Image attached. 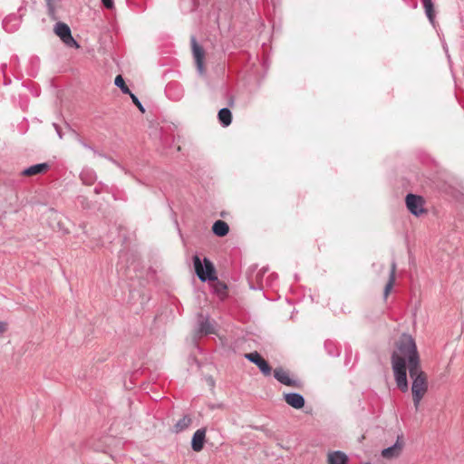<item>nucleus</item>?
<instances>
[{
    "label": "nucleus",
    "instance_id": "obj_25",
    "mask_svg": "<svg viewBox=\"0 0 464 464\" xmlns=\"http://www.w3.org/2000/svg\"><path fill=\"white\" fill-rule=\"evenodd\" d=\"M276 279H277V275L276 274L271 273L270 275H268L266 277L265 282H264L265 287H271V286H273L274 283L276 281Z\"/></svg>",
    "mask_w": 464,
    "mask_h": 464
},
{
    "label": "nucleus",
    "instance_id": "obj_30",
    "mask_svg": "<svg viewBox=\"0 0 464 464\" xmlns=\"http://www.w3.org/2000/svg\"><path fill=\"white\" fill-rule=\"evenodd\" d=\"M53 127L55 128V130H56V132H57V134H58L59 138H61V139H62V138H63V135H62V133H61L60 127H59L56 123H53Z\"/></svg>",
    "mask_w": 464,
    "mask_h": 464
},
{
    "label": "nucleus",
    "instance_id": "obj_6",
    "mask_svg": "<svg viewBox=\"0 0 464 464\" xmlns=\"http://www.w3.org/2000/svg\"><path fill=\"white\" fill-rule=\"evenodd\" d=\"M245 357L255 363L264 375H270L272 371L270 365L257 352L246 353Z\"/></svg>",
    "mask_w": 464,
    "mask_h": 464
},
{
    "label": "nucleus",
    "instance_id": "obj_24",
    "mask_svg": "<svg viewBox=\"0 0 464 464\" xmlns=\"http://www.w3.org/2000/svg\"><path fill=\"white\" fill-rule=\"evenodd\" d=\"M324 347H325L328 354L331 356H338L340 353L338 348L331 341H326L324 343Z\"/></svg>",
    "mask_w": 464,
    "mask_h": 464
},
{
    "label": "nucleus",
    "instance_id": "obj_4",
    "mask_svg": "<svg viewBox=\"0 0 464 464\" xmlns=\"http://www.w3.org/2000/svg\"><path fill=\"white\" fill-rule=\"evenodd\" d=\"M54 32L67 46L79 47L78 43L72 36L70 27L66 24L57 23L54 26Z\"/></svg>",
    "mask_w": 464,
    "mask_h": 464
},
{
    "label": "nucleus",
    "instance_id": "obj_27",
    "mask_svg": "<svg viewBox=\"0 0 464 464\" xmlns=\"http://www.w3.org/2000/svg\"><path fill=\"white\" fill-rule=\"evenodd\" d=\"M133 103L135 105H137V107L139 108V110L141 111V112H144L145 111V109L144 107L142 106L141 102H140V100L137 98V96L135 94H133L132 92L130 94Z\"/></svg>",
    "mask_w": 464,
    "mask_h": 464
},
{
    "label": "nucleus",
    "instance_id": "obj_1",
    "mask_svg": "<svg viewBox=\"0 0 464 464\" xmlns=\"http://www.w3.org/2000/svg\"><path fill=\"white\" fill-rule=\"evenodd\" d=\"M392 367L397 387L406 392L409 390L407 369L411 379V394L414 408L419 410L422 398L428 392V377L420 367L415 340L411 335L403 334L396 342L392 354Z\"/></svg>",
    "mask_w": 464,
    "mask_h": 464
},
{
    "label": "nucleus",
    "instance_id": "obj_15",
    "mask_svg": "<svg viewBox=\"0 0 464 464\" xmlns=\"http://www.w3.org/2000/svg\"><path fill=\"white\" fill-rule=\"evenodd\" d=\"M20 21L15 15H9L3 21V27L6 32H14L18 29Z\"/></svg>",
    "mask_w": 464,
    "mask_h": 464
},
{
    "label": "nucleus",
    "instance_id": "obj_13",
    "mask_svg": "<svg viewBox=\"0 0 464 464\" xmlns=\"http://www.w3.org/2000/svg\"><path fill=\"white\" fill-rule=\"evenodd\" d=\"M348 456L340 450L330 451L327 454L328 464H348Z\"/></svg>",
    "mask_w": 464,
    "mask_h": 464
},
{
    "label": "nucleus",
    "instance_id": "obj_16",
    "mask_svg": "<svg viewBox=\"0 0 464 464\" xmlns=\"http://www.w3.org/2000/svg\"><path fill=\"white\" fill-rule=\"evenodd\" d=\"M212 231L218 237L226 236L229 231L228 225L223 220H217L212 227Z\"/></svg>",
    "mask_w": 464,
    "mask_h": 464
},
{
    "label": "nucleus",
    "instance_id": "obj_21",
    "mask_svg": "<svg viewBox=\"0 0 464 464\" xmlns=\"http://www.w3.org/2000/svg\"><path fill=\"white\" fill-rule=\"evenodd\" d=\"M191 424V418L188 415L183 416L180 420L177 421L174 426V430L178 432H181L186 430Z\"/></svg>",
    "mask_w": 464,
    "mask_h": 464
},
{
    "label": "nucleus",
    "instance_id": "obj_32",
    "mask_svg": "<svg viewBox=\"0 0 464 464\" xmlns=\"http://www.w3.org/2000/svg\"><path fill=\"white\" fill-rule=\"evenodd\" d=\"M365 464H371V463H365Z\"/></svg>",
    "mask_w": 464,
    "mask_h": 464
},
{
    "label": "nucleus",
    "instance_id": "obj_17",
    "mask_svg": "<svg viewBox=\"0 0 464 464\" xmlns=\"http://www.w3.org/2000/svg\"><path fill=\"white\" fill-rule=\"evenodd\" d=\"M80 178L83 184L91 185L96 179V174L92 169H83L80 174Z\"/></svg>",
    "mask_w": 464,
    "mask_h": 464
},
{
    "label": "nucleus",
    "instance_id": "obj_22",
    "mask_svg": "<svg viewBox=\"0 0 464 464\" xmlns=\"http://www.w3.org/2000/svg\"><path fill=\"white\" fill-rule=\"evenodd\" d=\"M214 293L218 295V297L223 300L227 295V285L218 279L215 281L213 285Z\"/></svg>",
    "mask_w": 464,
    "mask_h": 464
},
{
    "label": "nucleus",
    "instance_id": "obj_28",
    "mask_svg": "<svg viewBox=\"0 0 464 464\" xmlns=\"http://www.w3.org/2000/svg\"><path fill=\"white\" fill-rule=\"evenodd\" d=\"M103 6L107 9H113L114 8V1L113 0H101Z\"/></svg>",
    "mask_w": 464,
    "mask_h": 464
},
{
    "label": "nucleus",
    "instance_id": "obj_11",
    "mask_svg": "<svg viewBox=\"0 0 464 464\" xmlns=\"http://www.w3.org/2000/svg\"><path fill=\"white\" fill-rule=\"evenodd\" d=\"M206 439V429H198L195 431L191 440V448L194 451L198 452L202 450Z\"/></svg>",
    "mask_w": 464,
    "mask_h": 464
},
{
    "label": "nucleus",
    "instance_id": "obj_14",
    "mask_svg": "<svg viewBox=\"0 0 464 464\" xmlns=\"http://www.w3.org/2000/svg\"><path fill=\"white\" fill-rule=\"evenodd\" d=\"M50 168V165L48 163H39L33 166H30L26 169H24L22 171V175L24 176H34L41 173H44L47 171Z\"/></svg>",
    "mask_w": 464,
    "mask_h": 464
},
{
    "label": "nucleus",
    "instance_id": "obj_8",
    "mask_svg": "<svg viewBox=\"0 0 464 464\" xmlns=\"http://www.w3.org/2000/svg\"><path fill=\"white\" fill-rule=\"evenodd\" d=\"M191 44H192V51H193V56L195 59L197 70L200 75H203L205 72L204 68V51L203 49L197 44L195 37L191 38Z\"/></svg>",
    "mask_w": 464,
    "mask_h": 464
},
{
    "label": "nucleus",
    "instance_id": "obj_31",
    "mask_svg": "<svg viewBox=\"0 0 464 464\" xmlns=\"http://www.w3.org/2000/svg\"><path fill=\"white\" fill-rule=\"evenodd\" d=\"M81 143H82V145L84 148H86V149H89V150H92V151L94 152V154H98V153H97V151H96L93 148H92L91 146L87 145V144H86V143H84L83 141H81Z\"/></svg>",
    "mask_w": 464,
    "mask_h": 464
},
{
    "label": "nucleus",
    "instance_id": "obj_19",
    "mask_svg": "<svg viewBox=\"0 0 464 464\" xmlns=\"http://www.w3.org/2000/svg\"><path fill=\"white\" fill-rule=\"evenodd\" d=\"M425 14L432 25L435 24V13L433 3L431 0H422Z\"/></svg>",
    "mask_w": 464,
    "mask_h": 464
},
{
    "label": "nucleus",
    "instance_id": "obj_18",
    "mask_svg": "<svg viewBox=\"0 0 464 464\" xmlns=\"http://www.w3.org/2000/svg\"><path fill=\"white\" fill-rule=\"evenodd\" d=\"M218 120L224 127L230 125L232 121V114L229 109L223 108L218 111Z\"/></svg>",
    "mask_w": 464,
    "mask_h": 464
},
{
    "label": "nucleus",
    "instance_id": "obj_20",
    "mask_svg": "<svg viewBox=\"0 0 464 464\" xmlns=\"http://www.w3.org/2000/svg\"><path fill=\"white\" fill-rule=\"evenodd\" d=\"M395 272H396V264H395V262H392L390 276H389V281L384 287V296L385 297L389 295L390 291L392 290V288L393 286V284L395 281Z\"/></svg>",
    "mask_w": 464,
    "mask_h": 464
},
{
    "label": "nucleus",
    "instance_id": "obj_10",
    "mask_svg": "<svg viewBox=\"0 0 464 464\" xmlns=\"http://www.w3.org/2000/svg\"><path fill=\"white\" fill-rule=\"evenodd\" d=\"M285 401L294 409L299 410L304 406V398L297 392H289L284 394Z\"/></svg>",
    "mask_w": 464,
    "mask_h": 464
},
{
    "label": "nucleus",
    "instance_id": "obj_26",
    "mask_svg": "<svg viewBox=\"0 0 464 464\" xmlns=\"http://www.w3.org/2000/svg\"><path fill=\"white\" fill-rule=\"evenodd\" d=\"M45 2H46V5H47L48 14L51 16H54V14H55L54 0H45Z\"/></svg>",
    "mask_w": 464,
    "mask_h": 464
},
{
    "label": "nucleus",
    "instance_id": "obj_23",
    "mask_svg": "<svg viewBox=\"0 0 464 464\" xmlns=\"http://www.w3.org/2000/svg\"><path fill=\"white\" fill-rule=\"evenodd\" d=\"M114 84L121 89V91L125 94H130L131 92L129 87L125 84L124 79L121 75H117L114 80Z\"/></svg>",
    "mask_w": 464,
    "mask_h": 464
},
{
    "label": "nucleus",
    "instance_id": "obj_2",
    "mask_svg": "<svg viewBox=\"0 0 464 464\" xmlns=\"http://www.w3.org/2000/svg\"><path fill=\"white\" fill-rule=\"evenodd\" d=\"M196 274L200 281H217L216 269L213 263L207 257L201 261L198 256L193 257Z\"/></svg>",
    "mask_w": 464,
    "mask_h": 464
},
{
    "label": "nucleus",
    "instance_id": "obj_3",
    "mask_svg": "<svg viewBox=\"0 0 464 464\" xmlns=\"http://www.w3.org/2000/svg\"><path fill=\"white\" fill-rule=\"evenodd\" d=\"M267 267H262L257 270V267L251 266L248 274V283L251 289H260L263 290L265 288V275L267 273Z\"/></svg>",
    "mask_w": 464,
    "mask_h": 464
},
{
    "label": "nucleus",
    "instance_id": "obj_29",
    "mask_svg": "<svg viewBox=\"0 0 464 464\" xmlns=\"http://www.w3.org/2000/svg\"><path fill=\"white\" fill-rule=\"evenodd\" d=\"M7 329V324L5 321H0V334L5 333Z\"/></svg>",
    "mask_w": 464,
    "mask_h": 464
},
{
    "label": "nucleus",
    "instance_id": "obj_12",
    "mask_svg": "<svg viewBox=\"0 0 464 464\" xmlns=\"http://www.w3.org/2000/svg\"><path fill=\"white\" fill-rule=\"evenodd\" d=\"M216 333V325L213 321H200L198 328L195 331L194 337L200 338L203 335H208Z\"/></svg>",
    "mask_w": 464,
    "mask_h": 464
},
{
    "label": "nucleus",
    "instance_id": "obj_9",
    "mask_svg": "<svg viewBox=\"0 0 464 464\" xmlns=\"http://www.w3.org/2000/svg\"><path fill=\"white\" fill-rule=\"evenodd\" d=\"M402 448H403V441L401 440V437H398L396 442L393 445L382 450V456L384 459H389L397 458L401 455Z\"/></svg>",
    "mask_w": 464,
    "mask_h": 464
},
{
    "label": "nucleus",
    "instance_id": "obj_5",
    "mask_svg": "<svg viewBox=\"0 0 464 464\" xmlns=\"http://www.w3.org/2000/svg\"><path fill=\"white\" fill-rule=\"evenodd\" d=\"M405 201L407 208L412 215L419 217L425 212L424 200L422 197L414 194H408Z\"/></svg>",
    "mask_w": 464,
    "mask_h": 464
},
{
    "label": "nucleus",
    "instance_id": "obj_7",
    "mask_svg": "<svg viewBox=\"0 0 464 464\" xmlns=\"http://www.w3.org/2000/svg\"><path fill=\"white\" fill-rule=\"evenodd\" d=\"M274 377L284 385L295 388H299L301 386V382L296 379L291 378L289 376L288 372L284 370L283 368L275 369Z\"/></svg>",
    "mask_w": 464,
    "mask_h": 464
}]
</instances>
